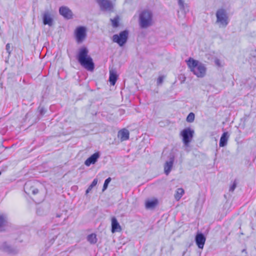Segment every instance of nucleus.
<instances>
[{"label": "nucleus", "mask_w": 256, "mask_h": 256, "mask_svg": "<svg viewBox=\"0 0 256 256\" xmlns=\"http://www.w3.org/2000/svg\"><path fill=\"white\" fill-rule=\"evenodd\" d=\"M88 50L86 46L80 48L76 55V59L84 68L86 70L92 72L94 68V64L92 58L88 54Z\"/></svg>", "instance_id": "1"}, {"label": "nucleus", "mask_w": 256, "mask_h": 256, "mask_svg": "<svg viewBox=\"0 0 256 256\" xmlns=\"http://www.w3.org/2000/svg\"><path fill=\"white\" fill-rule=\"evenodd\" d=\"M187 64L193 74L198 78H203L206 74V68L204 65L198 61L189 58Z\"/></svg>", "instance_id": "2"}, {"label": "nucleus", "mask_w": 256, "mask_h": 256, "mask_svg": "<svg viewBox=\"0 0 256 256\" xmlns=\"http://www.w3.org/2000/svg\"><path fill=\"white\" fill-rule=\"evenodd\" d=\"M152 24V13L148 10H142L139 14V25L141 28H147Z\"/></svg>", "instance_id": "3"}, {"label": "nucleus", "mask_w": 256, "mask_h": 256, "mask_svg": "<svg viewBox=\"0 0 256 256\" xmlns=\"http://www.w3.org/2000/svg\"><path fill=\"white\" fill-rule=\"evenodd\" d=\"M216 23L218 24L220 28H226L228 24V18L225 10L218 9L216 12Z\"/></svg>", "instance_id": "4"}, {"label": "nucleus", "mask_w": 256, "mask_h": 256, "mask_svg": "<svg viewBox=\"0 0 256 256\" xmlns=\"http://www.w3.org/2000/svg\"><path fill=\"white\" fill-rule=\"evenodd\" d=\"M194 134V131L190 128H186L181 132V135L182 137V142L185 146L184 150L188 152L190 142L192 141Z\"/></svg>", "instance_id": "5"}, {"label": "nucleus", "mask_w": 256, "mask_h": 256, "mask_svg": "<svg viewBox=\"0 0 256 256\" xmlns=\"http://www.w3.org/2000/svg\"><path fill=\"white\" fill-rule=\"evenodd\" d=\"M128 32L127 30L121 32L119 34H114L112 36V40L116 42L120 46H122L127 41Z\"/></svg>", "instance_id": "6"}, {"label": "nucleus", "mask_w": 256, "mask_h": 256, "mask_svg": "<svg viewBox=\"0 0 256 256\" xmlns=\"http://www.w3.org/2000/svg\"><path fill=\"white\" fill-rule=\"evenodd\" d=\"M74 34L76 42L82 43L86 36V28L82 26L78 27L75 30Z\"/></svg>", "instance_id": "7"}, {"label": "nucleus", "mask_w": 256, "mask_h": 256, "mask_svg": "<svg viewBox=\"0 0 256 256\" xmlns=\"http://www.w3.org/2000/svg\"><path fill=\"white\" fill-rule=\"evenodd\" d=\"M100 8L102 11L112 12L113 10V4L110 0H96Z\"/></svg>", "instance_id": "8"}, {"label": "nucleus", "mask_w": 256, "mask_h": 256, "mask_svg": "<svg viewBox=\"0 0 256 256\" xmlns=\"http://www.w3.org/2000/svg\"><path fill=\"white\" fill-rule=\"evenodd\" d=\"M0 249L9 254H14L18 252L17 250L8 244L6 242H2L0 246Z\"/></svg>", "instance_id": "9"}, {"label": "nucleus", "mask_w": 256, "mask_h": 256, "mask_svg": "<svg viewBox=\"0 0 256 256\" xmlns=\"http://www.w3.org/2000/svg\"><path fill=\"white\" fill-rule=\"evenodd\" d=\"M206 240V238L202 233H197L195 237V241L198 248H203Z\"/></svg>", "instance_id": "10"}, {"label": "nucleus", "mask_w": 256, "mask_h": 256, "mask_svg": "<svg viewBox=\"0 0 256 256\" xmlns=\"http://www.w3.org/2000/svg\"><path fill=\"white\" fill-rule=\"evenodd\" d=\"M174 160V156L172 154L170 156L169 160L166 162L164 165V171L166 175H168L172 168Z\"/></svg>", "instance_id": "11"}, {"label": "nucleus", "mask_w": 256, "mask_h": 256, "mask_svg": "<svg viewBox=\"0 0 256 256\" xmlns=\"http://www.w3.org/2000/svg\"><path fill=\"white\" fill-rule=\"evenodd\" d=\"M60 14L67 19L72 18V12L66 6H62L59 9Z\"/></svg>", "instance_id": "12"}, {"label": "nucleus", "mask_w": 256, "mask_h": 256, "mask_svg": "<svg viewBox=\"0 0 256 256\" xmlns=\"http://www.w3.org/2000/svg\"><path fill=\"white\" fill-rule=\"evenodd\" d=\"M100 156V154L98 152L94 153L85 161L84 164L86 166H88L91 164H95L97 162Z\"/></svg>", "instance_id": "13"}, {"label": "nucleus", "mask_w": 256, "mask_h": 256, "mask_svg": "<svg viewBox=\"0 0 256 256\" xmlns=\"http://www.w3.org/2000/svg\"><path fill=\"white\" fill-rule=\"evenodd\" d=\"M43 23L44 25L52 26L53 24V20L48 12H45L42 16Z\"/></svg>", "instance_id": "14"}, {"label": "nucleus", "mask_w": 256, "mask_h": 256, "mask_svg": "<svg viewBox=\"0 0 256 256\" xmlns=\"http://www.w3.org/2000/svg\"><path fill=\"white\" fill-rule=\"evenodd\" d=\"M121 230V226L118 222L116 218L115 217H113L112 218V233H114L116 232H120Z\"/></svg>", "instance_id": "15"}, {"label": "nucleus", "mask_w": 256, "mask_h": 256, "mask_svg": "<svg viewBox=\"0 0 256 256\" xmlns=\"http://www.w3.org/2000/svg\"><path fill=\"white\" fill-rule=\"evenodd\" d=\"M129 132L128 130L124 128L118 132V137L122 141L128 140L129 138Z\"/></svg>", "instance_id": "16"}, {"label": "nucleus", "mask_w": 256, "mask_h": 256, "mask_svg": "<svg viewBox=\"0 0 256 256\" xmlns=\"http://www.w3.org/2000/svg\"><path fill=\"white\" fill-rule=\"evenodd\" d=\"M229 138V134L228 132H224L222 135L219 146L220 147H224L227 144L228 140Z\"/></svg>", "instance_id": "17"}, {"label": "nucleus", "mask_w": 256, "mask_h": 256, "mask_svg": "<svg viewBox=\"0 0 256 256\" xmlns=\"http://www.w3.org/2000/svg\"><path fill=\"white\" fill-rule=\"evenodd\" d=\"M118 79V75L115 70H112L110 71L109 81L111 85L114 86Z\"/></svg>", "instance_id": "18"}, {"label": "nucleus", "mask_w": 256, "mask_h": 256, "mask_svg": "<svg viewBox=\"0 0 256 256\" xmlns=\"http://www.w3.org/2000/svg\"><path fill=\"white\" fill-rule=\"evenodd\" d=\"M158 204L157 199H154L152 200H148L146 202V208L147 209H152L154 208Z\"/></svg>", "instance_id": "19"}, {"label": "nucleus", "mask_w": 256, "mask_h": 256, "mask_svg": "<svg viewBox=\"0 0 256 256\" xmlns=\"http://www.w3.org/2000/svg\"><path fill=\"white\" fill-rule=\"evenodd\" d=\"M8 223V218L6 214H0V228L6 226Z\"/></svg>", "instance_id": "20"}, {"label": "nucleus", "mask_w": 256, "mask_h": 256, "mask_svg": "<svg viewBox=\"0 0 256 256\" xmlns=\"http://www.w3.org/2000/svg\"><path fill=\"white\" fill-rule=\"evenodd\" d=\"M87 240L91 244H95L97 242L96 236L94 234H89L87 236Z\"/></svg>", "instance_id": "21"}, {"label": "nucleus", "mask_w": 256, "mask_h": 256, "mask_svg": "<svg viewBox=\"0 0 256 256\" xmlns=\"http://www.w3.org/2000/svg\"><path fill=\"white\" fill-rule=\"evenodd\" d=\"M184 194V190L182 188H179L176 190V193L174 194L175 199L178 200Z\"/></svg>", "instance_id": "22"}, {"label": "nucleus", "mask_w": 256, "mask_h": 256, "mask_svg": "<svg viewBox=\"0 0 256 256\" xmlns=\"http://www.w3.org/2000/svg\"><path fill=\"white\" fill-rule=\"evenodd\" d=\"M97 183H98V179L94 178L93 180L92 184H90V186L88 187V188L86 190V194H88V193H89L91 191L92 188L97 184Z\"/></svg>", "instance_id": "23"}, {"label": "nucleus", "mask_w": 256, "mask_h": 256, "mask_svg": "<svg viewBox=\"0 0 256 256\" xmlns=\"http://www.w3.org/2000/svg\"><path fill=\"white\" fill-rule=\"evenodd\" d=\"M119 18L118 16H116L114 19H110L112 22V26L114 28H117L118 26Z\"/></svg>", "instance_id": "24"}, {"label": "nucleus", "mask_w": 256, "mask_h": 256, "mask_svg": "<svg viewBox=\"0 0 256 256\" xmlns=\"http://www.w3.org/2000/svg\"><path fill=\"white\" fill-rule=\"evenodd\" d=\"M194 120V114L193 112H190L186 118V121L189 122H192Z\"/></svg>", "instance_id": "25"}, {"label": "nucleus", "mask_w": 256, "mask_h": 256, "mask_svg": "<svg viewBox=\"0 0 256 256\" xmlns=\"http://www.w3.org/2000/svg\"><path fill=\"white\" fill-rule=\"evenodd\" d=\"M110 181H111L110 178H106L105 180L104 186H103L102 192L104 191L107 188L108 184H109V183L110 182Z\"/></svg>", "instance_id": "26"}, {"label": "nucleus", "mask_w": 256, "mask_h": 256, "mask_svg": "<svg viewBox=\"0 0 256 256\" xmlns=\"http://www.w3.org/2000/svg\"><path fill=\"white\" fill-rule=\"evenodd\" d=\"M178 4L180 9L185 11V4L184 0H178Z\"/></svg>", "instance_id": "27"}, {"label": "nucleus", "mask_w": 256, "mask_h": 256, "mask_svg": "<svg viewBox=\"0 0 256 256\" xmlns=\"http://www.w3.org/2000/svg\"><path fill=\"white\" fill-rule=\"evenodd\" d=\"M38 110L39 112L41 115L44 114L46 112V109L43 107H39Z\"/></svg>", "instance_id": "28"}, {"label": "nucleus", "mask_w": 256, "mask_h": 256, "mask_svg": "<svg viewBox=\"0 0 256 256\" xmlns=\"http://www.w3.org/2000/svg\"><path fill=\"white\" fill-rule=\"evenodd\" d=\"M236 186V182H234L233 184H232V186H231L230 187V191L233 192L235 190Z\"/></svg>", "instance_id": "29"}, {"label": "nucleus", "mask_w": 256, "mask_h": 256, "mask_svg": "<svg viewBox=\"0 0 256 256\" xmlns=\"http://www.w3.org/2000/svg\"><path fill=\"white\" fill-rule=\"evenodd\" d=\"M164 78L163 76H159L157 80V84H161L163 82Z\"/></svg>", "instance_id": "30"}, {"label": "nucleus", "mask_w": 256, "mask_h": 256, "mask_svg": "<svg viewBox=\"0 0 256 256\" xmlns=\"http://www.w3.org/2000/svg\"><path fill=\"white\" fill-rule=\"evenodd\" d=\"M6 50L7 52L8 53V54H10L11 50L10 44H7L6 45Z\"/></svg>", "instance_id": "31"}, {"label": "nucleus", "mask_w": 256, "mask_h": 256, "mask_svg": "<svg viewBox=\"0 0 256 256\" xmlns=\"http://www.w3.org/2000/svg\"><path fill=\"white\" fill-rule=\"evenodd\" d=\"M57 236H55L54 237H53L50 240V242H49V243L47 244L46 245H48V246H50L53 242H54L56 240V238Z\"/></svg>", "instance_id": "32"}, {"label": "nucleus", "mask_w": 256, "mask_h": 256, "mask_svg": "<svg viewBox=\"0 0 256 256\" xmlns=\"http://www.w3.org/2000/svg\"><path fill=\"white\" fill-rule=\"evenodd\" d=\"M214 63L216 66H220V60L218 59H216L214 60Z\"/></svg>", "instance_id": "33"}, {"label": "nucleus", "mask_w": 256, "mask_h": 256, "mask_svg": "<svg viewBox=\"0 0 256 256\" xmlns=\"http://www.w3.org/2000/svg\"><path fill=\"white\" fill-rule=\"evenodd\" d=\"M38 189L37 188H34V190H32V193L34 194H36L38 193Z\"/></svg>", "instance_id": "34"}, {"label": "nucleus", "mask_w": 256, "mask_h": 256, "mask_svg": "<svg viewBox=\"0 0 256 256\" xmlns=\"http://www.w3.org/2000/svg\"><path fill=\"white\" fill-rule=\"evenodd\" d=\"M1 174H2V172H0V175Z\"/></svg>", "instance_id": "35"}]
</instances>
